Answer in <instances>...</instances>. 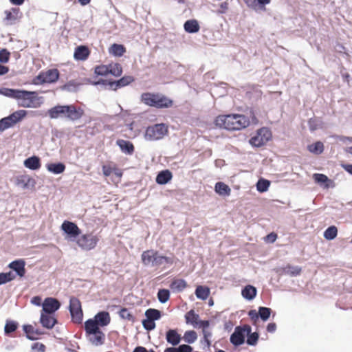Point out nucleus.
I'll use <instances>...</instances> for the list:
<instances>
[{"mask_svg":"<svg viewBox=\"0 0 352 352\" xmlns=\"http://www.w3.org/2000/svg\"><path fill=\"white\" fill-rule=\"evenodd\" d=\"M100 236L92 232L80 234L75 240L76 245L84 251H91L96 248Z\"/></svg>","mask_w":352,"mask_h":352,"instance_id":"nucleus-6","label":"nucleus"},{"mask_svg":"<svg viewBox=\"0 0 352 352\" xmlns=\"http://www.w3.org/2000/svg\"><path fill=\"white\" fill-rule=\"evenodd\" d=\"M187 286L186 281L180 278H174L170 285V287L173 292H179L183 291Z\"/></svg>","mask_w":352,"mask_h":352,"instance_id":"nucleus-29","label":"nucleus"},{"mask_svg":"<svg viewBox=\"0 0 352 352\" xmlns=\"http://www.w3.org/2000/svg\"><path fill=\"white\" fill-rule=\"evenodd\" d=\"M185 320L187 324L197 327L199 321V316L193 309H191L185 314Z\"/></svg>","mask_w":352,"mask_h":352,"instance_id":"nucleus-27","label":"nucleus"},{"mask_svg":"<svg viewBox=\"0 0 352 352\" xmlns=\"http://www.w3.org/2000/svg\"><path fill=\"white\" fill-rule=\"evenodd\" d=\"M86 337L89 342L94 346L102 345L105 341V335L101 330L93 334L87 335Z\"/></svg>","mask_w":352,"mask_h":352,"instance_id":"nucleus-17","label":"nucleus"},{"mask_svg":"<svg viewBox=\"0 0 352 352\" xmlns=\"http://www.w3.org/2000/svg\"><path fill=\"white\" fill-rule=\"evenodd\" d=\"M60 228L67 235L66 238L71 240H76L81 234V230L78 226L75 223L69 221H64Z\"/></svg>","mask_w":352,"mask_h":352,"instance_id":"nucleus-11","label":"nucleus"},{"mask_svg":"<svg viewBox=\"0 0 352 352\" xmlns=\"http://www.w3.org/2000/svg\"><path fill=\"white\" fill-rule=\"evenodd\" d=\"M116 144L125 154L132 155L134 153V146L130 141L120 139L116 141Z\"/></svg>","mask_w":352,"mask_h":352,"instance_id":"nucleus-21","label":"nucleus"},{"mask_svg":"<svg viewBox=\"0 0 352 352\" xmlns=\"http://www.w3.org/2000/svg\"><path fill=\"white\" fill-rule=\"evenodd\" d=\"M109 52L116 56H122L126 52L123 45L114 43L109 47Z\"/></svg>","mask_w":352,"mask_h":352,"instance_id":"nucleus-35","label":"nucleus"},{"mask_svg":"<svg viewBox=\"0 0 352 352\" xmlns=\"http://www.w3.org/2000/svg\"><path fill=\"white\" fill-rule=\"evenodd\" d=\"M184 28L186 32L188 33H196L199 31L200 26L195 19L188 20L185 22Z\"/></svg>","mask_w":352,"mask_h":352,"instance_id":"nucleus-30","label":"nucleus"},{"mask_svg":"<svg viewBox=\"0 0 352 352\" xmlns=\"http://www.w3.org/2000/svg\"><path fill=\"white\" fill-rule=\"evenodd\" d=\"M16 278V275L11 271L0 273V285L10 282Z\"/></svg>","mask_w":352,"mask_h":352,"instance_id":"nucleus-41","label":"nucleus"},{"mask_svg":"<svg viewBox=\"0 0 352 352\" xmlns=\"http://www.w3.org/2000/svg\"><path fill=\"white\" fill-rule=\"evenodd\" d=\"M338 234V229L335 226L329 227L324 232V237L327 240L334 239Z\"/></svg>","mask_w":352,"mask_h":352,"instance_id":"nucleus-43","label":"nucleus"},{"mask_svg":"<svg viewBox=\"0 0 352 352\" xmlns=\"http://www.w3.org/2000/svg\"><path fill=\"white\" fill-rule=\"evenodd\" d=\"M10 53L6 49L0 50V63H6L9 61Z\"/></svg>","mask_w":352,"mask_h":352,"instance_id":"nucleus-55","label":"nucleus"},{"mask_svg":"<svg viewBox=\"0 0 352 352\" xmlns=\"http://www.w3.org/2000/svg\"><path fill=\"white\" fill-rule=\"evenodd\" d=\"M45 349L46 347L43 343L36 342L32 345V349L37 352H45Z\"/></svg>","mask_w":352,"mask_h":352,"instance_id":"nucleus-60","label":"nucleus"},{"mask_svg":"<svg viewBox=\"0 0 352 352\" xmlns=\"http://www.w3.org/2000/svg\"><path fill=\"white\" fill-rule=\"evenodd\" d=\"M313 178L316 183L323 184L330 182V179L327 175L321 173H315L313 175Z\"/></svg>","mask_w":352,"mask_h":352,"instance_id":"nucleus-52","label":"nucleus"},{"mask_svg":"<svg viewBox=\"0 0 352 352\" xmlns=\"http://www.w3.org/2000/svg\"><path fill=\"white\" fill-rule=\"evenodd\" d=\"M51 119H56L58 117H65L71 120H79L84 114V110L80 107L71 105H56L47 111Z\"/></svg>","mask_w":352,"mask_h":352,"instance_id":"nucleus-2","label":"nucleus"},{"mask_svg":"<svg viewBox=\"0 0 352 352\" xmlns=\"http://www.w3.org/2000/svg\"><path fill=\"white\" fill-rule=\"evenodd\" d=\"M119 315L122 319L127 320L129 321L134 320L133 316L129 311L126 308H122L119 312Z\"/></svg>","mask_w":352,"mask_h":352,"instance_id":"nucleus-53","label":"nucleus"},{"mask_svg":"<svg viewBox=\"0 0 352 352\" xmlns=\"http://www.w3.org/2000/svg\"><path fill=\"white\" fill-rule=\"evenodd\" d=\"M95 321H97L99 326H107L111 321L109 314L107 311H101L95 316Z\"/></svg>","mask_w":352,"mask_h":352,"instance_id":"nucleus-26","label":"nucleus"},{"mask_svg":"<svg viewBox=\"0 0 352 352\" xmlns=\"http://www.w3.org/2000/svg\"><path fill=\"white\" fill-rule=\"evenodd\" d=\"M47 169L48 171L52 172L54 174H60L64 172L65 170V166L63 163H56V164H49L47 165Z\"/></svg>","mask_w":352,"mask_h":352,"instance_id":"nucleus-36","label":"nucleus"},{"mask_svg":"<svg viewBox=\"0 0 352 352\" xmlns=\"http://www.w3.org/2000/svg\"><path fill=\"white\" fill-rule=\"evenodd\" d=\"M24 166L30 170H38L41 166V160L37 156H32L27 158L24 162Z\"/></svg>","mask_w":352,"mask_h":352,"instance_id":"nucleus-23","label":"nucleus"},{"mask_svg":"<svg viewBox=\"0 0 352 352\" xmlns=\"http://www.w3.org/2000/svg\"><path fill=\"white\" fill-rule=\"evenodd\" d=\"M172 177V173L169 170H162L157 175L156 182L159 184H166L171 180Z\"/></svg>","mask_w":352,"mask_h":352,"instance_id":"nucleus-28","label":"nucleus"},{"mask_svg":"<svg viewBox=\"0 0 352 352\" xmlns=\"http://www.w3.org/2000/svg\"><path fill=\"white\" fill-rule=\"evenodd\" d=\"M142 263L146 266L153 267L166 268L167 265H171L174 263V257L162 256L156 250H148L144 251L141 256Z\"/></svg>","mask_w":352,"mask_h":352,"instance_id":"nucleus-4","label":"nucleus"},{"mask_svg":"<svg viewBox=\"0 0 352 352\" xmlns=\"http://www.w3.org/2000/svg\"><path fill=\"white\" fill-rule=\"evenodd\" d=\"M113 167H111L108 165H104L102 166V172L105 177H109L113 173Z\"/></svg>","mask_w":352,"mask_h":352,"instance_id":"nucleus-63","label":"nucleus"},{"mask_svg":"<svg viewBox=\"0 0 352 352\" xmlns=\"http://www.w3.org/2000/svg\"><path fill=\"white\" fill-rule=\"evenodd\" d=\"M20 97H17L19 100V106L25 108H37L43 103L42 98L38 97L36 91H29L25 90H20Z\"/></svg>","mask_w":352,"mask_h":352,"instance_id":"nucleus-5","label":"nucleus"},{"mask_svg":"<svg viewBox=\"0 0 352 352\" xmlns=\"http://www.w3.org/2000/svg\"><path fill=\"white\" fill-rule=\"evenodd\" d=\"M103 84L108 87V89L113 91H116L120 88L117 80L107 81L104 80Z\"/></svg>","mask_w":352,"mask_h":352,"instance_id":"nucleus-57","label":"nucleus"},{"mask_svg":"<svg viewBox=\"0 0 352 352\" xmlns=\"http://www.w3.org/2000/svg\"><path fill=\"white\" fill-rule=\"evenodd\" d=\"M31 302L33 304V305H35L36 306H41L42 305V300H41V298L38 296H34L32 299H31Z\"/></svg>","mask_w":352,"mask_h":352,"instance_id":"nucleus-64","label":"nucleus"},{"mask_svg":"<svg viewBox=\"0 0 352 352\" xmlns=\"http://www.w3.org/2000/svg\"><path fill=\"white\" fill-rule=\"evenodd\" d=\"M166 341L173 346H177L182 340L181 335L176 329H169L166 333Z\"/></svg>","mask_w":352,"mask_h":352,"instance_id":"nucleus-20","label":"nucleus"},{"mask_svg":"<svg viewBox=\"0 0 352 352\" xmlns=\"http://www.w3.org/2000/svg\"><path fill=\"white\" fill-rule=\"evenodd\" d=\"M90 51L89 48L84 45H80L75 49L74 58L78 60H85L89 56Z\"/></svg>","mask_w":352,"mask_h":352,"instance_id":"nucleus-22","label":"nucleus"},{"mask_svg":"<svg viewBox=\"0 0 352 352\" xmlns=\"http://www.w3.org/2000/svg\"><path fill=\"white\" fill-rule=\"evenodd\" d=\"M27 116V111L25 110H18L12 113H11L9 116V120L12 122L13 125L16 124L17 122H20Z\"/></svg>","mask_w":352,"mask_h":352,"instance_id":"nucleus-31","label":"nucleus"},{"mask_svg":"<svg viewBox=\"0 0 352 352\" xmlns=\"http://www.w3.org/2000/svg\"><path fill=\"white\" fill-rule=\"evenodd\" d=\"M241 294L245 299L252 300L256 295V289L252 285H247L242 289Z\"/></svg>","mask_w":352,"mask_h":352,"instance_id":"nucleus-32","label":"nucleus"},{"mask_svg":"<svg viewBox=\"0 0 352 352\" xmlns=\"http://www.w3.org/2000/svg\"><path fill=\"white\" fill-rule=\"evenodd\" d=\"M270 185V182L264 179H261L256 184V188L258 192H263L268 190Z\"/></svg>","mask_w":352,"mask_h":352,"instance_id":"nucleus-46","label":"nucleus"},{"mask_svg":"<svg viewBox=\"0 0 352 352\" xmlns=\"http://www.w3.org/2000/svg\"><path fill=\"white\" fill-rule=\"evenodd\" d=\"M69 311L74 322L80 324L82 320L83 314L80 301L76 297H72L69 300Z\"/></svg>","mask_w":352,"mask_h":352,"instance_id":"nucleus-10","label":"nucleus"},{"mask_svg":"<svg viewBox=\"0 0 352 352\" xmlns=\"http://www.w3.org/2000/svg\"><path fill=\"white\" fill-rule=\"evenodd\" d=\"M307 150L315 155H320L324 151V144L322 142L318 141L307 146Z\"/></svg>","mask_w":352,"mask_h":352,"instance_id":"nucleus-34","label":"nucleus"},{"mask_svg":"<svg viewBox=\"0 0 352 352\" xmlns=\"http://www.w3.org/2000/svg\"><path fill=\"white\" fill-rule=\"evenodd\" d=\"M197 338V333L193 330L186 331L184 335L185 342L191 344L196 341Z\"/></svg>","mask_w":352,"mask_h":352,"instance_id":"nucleus-45","label":"nucleus"},{"mask_svg":"<svg viewBox=\"0 0 352 352\" xmlns=\"http://www.w3.org/2000/svg\"><path fill=\"white\" fill-rule=\"evenodd\" d=\"M215 126L228 131H239L250 126L249 118L243 114L219 115L214 120Z\"/></svg>","mask_w":352,"mask_h":352,"instance_id":"nucleus-1","label":"nucleus"},{"mask_svg":"<svg viewBox=\"0 0 352 352\" xmlns=\"http://www.w3.org/2000/svg\"><path fill=\"white\" fill-rule=\"evenodd\" d=\"M18 327V323L15 321L8 320L6 323L4 331L6 334L12 333L16 330Z\"/></svg>","mask_w":352,"mask_h":352,"instance_id":"nucleus-47","label":"nucleus"},{"mask_svg":"<svg viewBox=\"0 0 352 352\" xmlns=\"http://www.w3.org/2000/svg\"><path fill=\"white\" fill-rule=\"evenodd\" d=\"M259 317L263 320L266 321L270 316L271 309L265 307H260L258 308Z\"/></svg>","mask_w":352,"mask_h":352,"instance_id":"nucleus-48","label":"nucleus"},{"mask_svg":"<svg viewBox=\"0 0 352 352\" xmlns=\"http://www.w3.org/2000/svg\"><path fill=\"white\" fill-rule=\"evenodd\" d=\"M25 266V262L23 259L15 260L8 265V267L14 271L20 278L23 277L26 273Z\"/></svg>","mask_w":352,"mask_h":352,"instance_id":"nucleus-14","label":"nucleus"},{"mask_svg":"<svg viewBox=\"0 0 352 352\" xmlns=\"http://www.w3.org/2000/svg\"><path fill=\"white\" fill-rule=\"evenodd\" d=\"M16 184L23 188H34L36 181L28 175H19L16 178Z\"/></svg>","mask_w":352,"mask_h":352,"instance_id":"nucleus-15","label":"nucleus"},{"mask_svg":"<svg viewBox=\"0 0 352 352\" xmlns=\"http://www.w3.org/2000/svg\"><path fill=\"white\" fill-rule=\"evenodd\" d=\"M23 331L29 340H34L38 338L43 334V332L38 329H35L31 324L23 325Z\"/></svg>","mask_w":352,"mask_h":352,"instance_id":"nucleus-19","label":"nucleus"},{"mask_svg":"<svg viewBox=\"0 0 352 352\" xmlns=\"http://www.w3.org/2000/svg\"><path fill=\"white\" fill-rule=\"evenodd\" d=\"M95 74L98 76H107L109 74V65H101L95 67Z\"/></svg>","mask_w":352,"mask_h":352,"instance_id":"nucleus-50","label":"nucleus"},{"mask_svg":"<svg viewBox=\"0 0 352 352\" xmlns=\"http://www.w3.org/2000/svg\"><path fill=\"white\" fill-rule=\"evenodd\" d=\"M168 132L165 124H155L146 128L144 138L148 141H155L164 138Z\"/></svg>","mask_w":352,"mask_h":352,"instance_id":"nucleus-7","label":"nucleus"},{"mask_svg":"<svg viewBox=\"0 0 352 352\" xmlns=\"http://www.w3.org/2000/svg\"><path fill=\"white\" fill-rule=\"evenodd\" d=\"M21 89H14L9 88L0 89V94L10 98L16 99L17 97H20L19 93Z\"/></svg>","mask_w":352,"mask_h":352,"instance_id":"nucleus-37","label":"nucleus"},{"mask_svg":"<svg viewBox=\"0 0 352 352\" xmlns=\"http://www.w3.org/2000/svg\"><path fill=\"white\" fill-rule=\"evenodd\" d=\"M145 316L147 318L155 321L161 318V312L157 309L150 308L146 311Z\"/></svg>","mask_w":352,"mask_h":352,"instance_id":"nucleus-42","label":"nucleus"},{"mask_svg":"<svg viewBox=\"0 0 352 352\" xmlns=\"http://www.w3.org/2000/svg\"><path fill=\"white\" fill-rule=\"evenodd\" d=\"M202 333L204 335V340L206 342L207 346H210L211 344L210 338L212 336V333L208 329H202Z\"/></svg>","mask_w":352,"mask_h":352,"instance_id":"nucleus-59","label":"nucleus"},{"mask_svg":"<svg viewBox=\"0 0 352 352\" xmlns=\"http://www.w3.org/2000/svg\"><path fill=\"white\" fill-rule=\"evenodd\" d=\"M283 271L286 274L294 276H298L300 274L301 268L298 266H292L291 265H287L283 268Z\"/></svg>","mask_w":352,"mask_h":352,"instance_id":"nucleus-40","label":"nucleus"},{"mask_svg":"<svg viewBox=\"0 0 352 352\" xmlns=\"http://www.w3.org/2000/svg\"><path fill=\"white\" fill-rule=\"evenodd\" d=\"M197 298L201 300H206L210 296V289L206 286L199 285L195 289Z\"/></svg>","mask_w":352,"mask_h":352,"instance_id":"nucleus-33","label":"nucleus"},{"mask_svg":"<svg viewBox=\"0 0 352 352\" xmlns=\"http://www.w3.org/2000/svg\"><path fill=\"white\" fill-rule=\"evenodd\" d=\"M13 126V124L12 123L10 120H9L8 117H6L0 120V132H2L6 129Z\"/></svg>","mask_w":352,"mask_h":352,"instance_id":"nucleus-51","label":"nucleus"},{"mask_svg":"<svg viewBox=\"0 0 352 352\" xmlns=\"http://www.w3.org/2000/svg\"><path fill=\"white\" fill-rule=\"evenodd\" d=\"M252 328L248 324L235 327L234 331L230 336V342L234 346H239L244 343L247 335L251 332Z\"/></svg>","mask_w":352,"mask_h":352,"instance_id":"nucleus-9","label":"nucleus"},{"mask_svg":"<svg viewBox=\"0 0 352 352\" xmlns=\"http://www.w3.org/2000/svg\"><path fill=\"white\" fill-rule=\"evenodd\" d=\"M272 138L271 131L266 127L259 129L254 136L252 137L249 142L256 147H260L265 145Z\"/></svg>","mask_w":352,"mask_h":352,"instance_id":"nucleus-8","label":"nucleus"},{"mask_svg":"<svg viewBox=\"0 0 352 352\" xmlns=\"http://www.w3.org/2000/svg\"><path fill=\"white\" fill-rule=\"evenodd\" d=\"M140 101L146 106L156 109H168L173 106V100L158 92H144L141 94Z\"/></svg>","mask_w":352,"mask_h":352,"instance_id":"nucleus-3","label":"nucleus"},{"mask_svg":"<svg viewBox=\"0 0 352 352\" xmlns=\"http://www.w3.org/2000/svg\"><path fill=\"white\" fill-rule=\"evenodd\" d=\"M120 88L125 87L132 82L134 81V78L131 76H124L122 78H121L120 80H117Z\"/></svg>","mask_w":352,"mask_h":352,"instance_id":"nucleus-54","label":"nucleus"},{"mask_svg":"<svg viewBox=\"0 0 352 352\" xmlns=\"http://www.w3.org/2000/svg\"><path fill=\"white\" fill-rule=\"evenodd\" d=\"M100 330V329L97 321H95L93 319H89L85 322V331L86 336L93 334Z\"/></svg>","mask_w":352,"mask_h":352,"instance_id":"nucleus-25","label":"nucleus"},{"mask_svg":"<svg viewBox=\"0 0 352 352\" xmlns=\"http://www.w3.org/2000/svg\"><path fill=\"white\" fill-rule=\"evenodd\" d=\"M214 191L221 196H229L231 193V189L226 184L219 182L215 184Z\"/></svg>","mask_w":352,"mask_h":352,"instance_id":"nucleus-24","label":"nucleus"},{"mask_svg":"<svg viewBox=\"0 0 352 352\" xmlns=\"http://www.w3.org/2000/svg\"><path fill=\"white\" fill-rule=\"evenodd\" d=\"M164 352H192V348L187 344H182L178 347H167Z\"/></svg>","mask_w":352,"mask_h":352,"instance_id":"nucleus-39","label":"nucleus"},{"mask_svg":"<svg viewBox=\"0 0 352 352\" xmlns=\"http://www.w3.org/2000/svg\"><path fill=\"white\" fill-rule=\"evenodd\" d=\"M248 316H250V319L254 322V323H256L259 318V313L257 312L255 309L250 310L248 312Z\"/></svg>","mask_w":352,"mask_h":352,"instance_id":"nucleus-61","label":"nucleus"},{"mask_svg":"<svg viewBox=\"0 0 352 352\" xmlns=\"http://www.w3.org/2000/svg\"><path fill=\"white\" fill-rule=\"evenodd\" d=\"M143 327L148 331L153 330L155 327V323L153 320H151L146 318V320L142 321Z\"/></svg>","mask_w":352,"mask_h":352,"instance_id":"nucleus-58","label":"nucleus"},{"mask_svg":"<svg viewBox=\"0 0 352 352\" xmlns=\"http://www.w3.org/2000/svg\"><path fill=\"white\" fill-rule=\"evenodd\" d=\"M6 15L5 21L8 24H13L16 20L21 18V13L19 8H12L11 10H8L4 12Z\"/></svg>","mask_w":352,"mask_h":352,"instance_id":"nucleus-18","label":"nucleus"},{"mask_svg":"<svg viewBox=\"0 0 352 352\" xmlns=\"http://www.w3.org/2000/svg\"><path fill=\"white\" fill-rule=\"evenodd\" d=\"M59 71L57 69H51L40 74L38 78L43 83H54L59 78Z\"/></svg>","mask_w":352,"mask_h":352,"instance_id":"nucleus-13","label":"nucleus"},{"mask_svg":"<svg viewBox=\"0 0 352 352\" xmlns=\"http://www.w3.org/2000/svg\"><path fill=\"white\" fill-rule=\"evenodd\" d=\"M250 120V124H257L258 123V120L256 116V113L254 109H251L248 113V116H246Z\"/></svg>","mask_w":352,"mask_h":352,"instance_id":"nucleus-56","label":"nucleus"},{"mask_svg":"<svg viewBox=\"0 0 352 352\" xmlns=\"http://www.w3.org/2000/svg\"><path fill=\"white\" fill-rule=\"evenodd\" d=\"M157 298L160 302L165 303L170 298V292L166 289H160L157 292Z\"/></svg>","mask_w":352,"mask_h":352,"instance_id":"nucleus-44","label":"nucleus"},{"mask_svg":"<svg viewBox=\"0 0 352 352\" xmlns=\"http://www.w3.org/2000/svg\"><path fill=\"white\" fill-rule=\"evenodd\" d=\"M40 322L43 327L51 329L57 323V320L52 316V314L41 312Z\"/></svg>","mask_w":352,"mask_h":352,"instance_id":"nucleus-16","label":"nucleus"},{"mask_svg":"<svg viewBox=\"0 0 352 352\" xmlns=\"http://www.w3.org/2000/svg\"><path fill=\"white\" fill-rule=\"evenodd\" d=\"M277 234L275 232H271L265 237V241L267 243H274L277 239Z\"/></svg>","mask_w":352,"mask_h":352,"instance_id":"nucleus-62","label":"nucleus"},{"mask_svg":"<svg viewBox=\"0 0 352 352\" xmlns=\"http://www.w3.org/2000/svg\"><path fill=\"white\" fill-rule=\"evenodd\" d=\"M60 307V302L54 298H46L42 303V311L48 314H54Z\"/></svg>","mask_w":352,"mask_h":352,"instance_id":"nucleus-12","label":"nucleus"},{"mask_svg":"<svg viewBox=\"0 0 352 352\" xmlns=\"http://www.w3.org/2000/svg\"><path fill=\"white\" fill-rule=\"evenodd\" d=\"M248 337L246 342L248 344L254 346L257 344L258 340L259 335L257 332L250 333L246 336Z\"/></svg>","mask_w":352,"mask_h":352,"instance_id":"nucleus-49","label":"nucleus"},{"mask_svg":"<svg viewBox=\"0 0 352 352\" xmlns=\"http://www.w3.org/2000/svg\"><path fill=\"white\" fill-rule=\"evenodd\" d=\"M109 74L115 77L120 76L122 74V67L119 63H111L109 65Z\"/></svg>","mask_w":352,"mask_h":352,"instance_id":"nucleus-38","label":"nucleus"}]
</instances>
